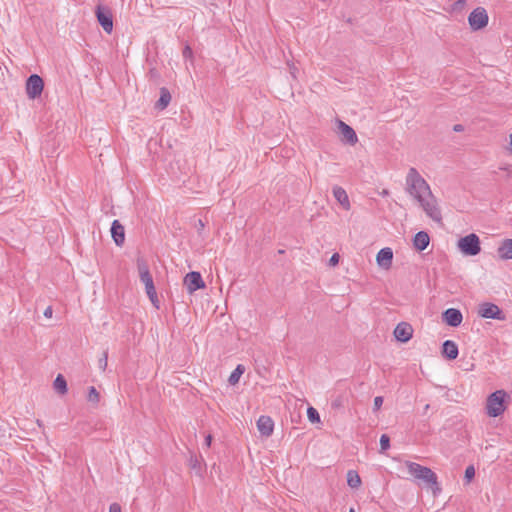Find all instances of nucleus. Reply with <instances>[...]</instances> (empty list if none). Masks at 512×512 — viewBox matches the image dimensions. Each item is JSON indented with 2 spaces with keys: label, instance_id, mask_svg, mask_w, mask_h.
I'll use <instances>...</instances> for the list:
<instances>
[{
  "label": "nucleus",
  "instance_id": "38",
  "mask_svg": "<svg viewBox=\"0 0 512 512\" xmlns=\"http://www.w3.org/2000/svg\"><path fill=\"white\" fill-rule=\"evenodd\" d=\"M453 129L456 132H461L463 131V126L461 124H456Z\"/></svg>",
  "mask_w": 512,
  "mask_h": 512
},
{
  "label": "nucleus",
  "instance_id": "35",
  "mask_svg": "<svg viewBox=\"0 0 512 512\" xmlns=\"http://www.w3.org/2000/svg\"><path fill=\"white\" fill-rule=\"evenodd\" d=\"M466 2L464 0H457L455 3H454V9L455 10H459V9H462L464 6H465Z\"/></svg>",
  "mask_w": 512,
  "mask_h": 512
},
{
  "label": "nucleus",
  "instance_id": "20",
  "mask_svg": "<svg viewBox=\"0 0 512 512\" xmlns=\"http://www.w3.org/2000/svg\"><path fill=\"white\" fill-rule=\"evenodd\" d=\"M333 195H334L335 199L339 202V204L345 210L350 209L351 206H350L349 197L347 195V192L342 187L335 186L333 188Z\"/></svg>",
  "mask_w": 512,
  "mask_h": 512
},
{
  "label": "nucleus",
  "instance_id": "24",
  "mask_svg": "<svg viewBox=\"0 0 512 512\" xmlns=\"http://www.w3.org/2000/svg\"><path fill=\"white\" fill-rule=\"evenodd\" d=\"M245 372V367L241 364L237 365V367L230 374L228 382L231 385H235L239 382L241 375Z\"/></svg>",
  "mask_w": 512,
  "mask_h": 512
},
{
  "label": "nucleus",
  "instance_id": "15",
  "mask_svg": "<svg viewBox=\"0 0 512 512\" xmlns=\"http://www.w3.org/2000/svg\"><path fill=\"white\" fill-rule=\"evenodd\" d=\"M257 428L259 433L264 437H269L272 435L274 430V422L271 417L262 415L257 420Z\"/></svg>",
  "mask_w": 512,
  "mask_h": 512
},
{
  "label": "nucleus",
  "instance_id": "41",
  "mask_svg": "<svg viewBox=\"0 0 512 512\" xmlns=\"http://www.w3.org/2000/svg\"><path fill=\"white\" fill-rule=\"evenodd\" d=\"M294 70H295V68H293V69L291 70V74L293 75V77H295V72H294Z\"/></svg>",
  "mask_w": 512,
  "mask_h": 512
},
{
  "label": "nucleus",
  "instance_id": "25",
  "mask_svg": "<svg viewBox=\"0 0 512 512\" xmlns=\"http://www.w3.org/2000/svg\"><path fill=\"white\" fill-rule=\"evenodd\" d=\"M87 400L94 404H97L99 402L100 394L94 386L89 387Z\"/></svg>",
  "mask_w": 512,
  "mask_h": 512
},
{
  "label": "nucleus",
  "instance_id": "11",
  "mask_svg": "<svg viewBox=\"0 0 512 512\" xmlns=\"http://www.w3.org/2000/svg\"><path fill=\"white\" fill-rule=\"evenodd\" d=\"M184 284L189 293H193L198 289H202L205 287V283L202 279V276L199 272L192 271L186 274L184 278Z\"/></svg>",
  "mask_w": 512,
  "mask_h": 512
},
{
  "label": "nucleus",
  "instance_id": "43",
  "mask_svg": "<svg viewBox=\"0 0 512 512\" xmlns=\"http://www.w3.org/2000/svg\"><path fill=\"white\" fill-rule=\"evenodd\" d=\"M387 194H388V191L384 190L383 195H387Z\"/></svg>",
  "mask_w": 512,
  "mask_h": 512
},
{
  "label": "nucleus",
  "instance_id": "44",
  "mask_svg": "<svg viewBox=\"0 0 512 512\" xmlns=\"http://www.w3.org/2000/svg\"><path fill=\"white\" fill-rule=\"evenodd\" d=\"M428 409H429V404H427V405L425 406V410H428Z\"/></svg>",
  "mask_w": 512,
  "mask_h": 512
},
{
  "label": "nucleus",
  "instance_id": "30",
  "mask_svg": "<svg viewBox=\"0 0 512 512\" xmlns=\"http://www.w3.org/2000/svg\"><path fill=\"white\" fill-rule=\"evenodd\" d=\"M383 404V397L377 396L374 398V409L378 410Z\"/></svg>",
  "mask_w": 512,
  "mask_h": 512
},
{
  "label": "nucleus",
  "instance_id": "18",
  "mask_svg": "<svg viewBox=\"0 0 512 512\" xmlns=\"http://www.w3.org/2000/svg\"><path fill=\"white\" fill-rule=\"evenodd\" d=\"M442 354L449 360H454L459 354L457 344L452 340L444 341L442 345Z\"/></svg>",
  "mask_w": 512,
  "mask_h": 512
},
{
  "label": "nucleus",
  "instance_id": "9",
  "mask_svg": "<svg viewBox=\"0 0 512 512\" xmlns=\"http://www.w3.org/2000/svg\"><path fill=\"white\" fill-rule=\"evenodd\" d=\"M43 87L44 83L39 75L33 74L29 76L26 81V93L28 98L36 99L39 97L43 91Z\"/></svg>",
  "mask_w": 512,
  "mask_h": 512
},
{
  "label": "nucleus",
  "instance_id": "2",
  "mask_svg": "<svg viewBox=\"0 0 512 512\" xmlns=\"http://www.w3.org/2000/svg\"><path fill=\"white\" fill-rule=\"evenodd\" d=\"M405 465L411 476L417 480H422L432 488L434 495L440 493L441 488L438 484L437 475L430 468L411 461H406Z\"/></svg>",
  "mask_w": 512,
  "mask_h": 512
},
{
  "label": "nucleus",
  "instance_id": "1",
  "mask_svg": "<svg viewBox=\"0 0 512 512\" xmlns=\"http://www.w3.org/2000/svg\"><path fill=\"white\" fill-rule=\"evenodd\" d=\"M405 192L435 223H442V210L438 198L433 194L429 183L419 171L410 167L405 177Z\"/></svg>",
  "mask_w": 512,
  "mask_h": 512
},
{
  "label": "nucleus",
  "instance_id": "5",
  "mask_svg": "<svg viewBox=\"0 0 512 512\" xmlns=\"http://www.w3.org/2000/svg\"><path fill=\"white\" fill-rule=\"evenodd\" d=\"M138 271L141 282L145 285L146 293L150 300L154 302L157 299L156 290L153 283V278L149 272L147 264L142 261L138 260Z\"/></svg>",
  "mask_w": 512,
  "mask_h": 512
},
{
  "label": "nucleus",
  "instance_id": "42",
  "mask_svg": "<svg viewBox=\"0 0 512 512\" xmlns=\"http://www.w3.org/2000/svg\"><path fill=\"white\" fill-rule=\"evenodd\" d=\"M349 512H356L354 508H350Z\"/></svg>",
  "mask_w": 512,
  "mask_h": 512
},
{
  "label": "nucleus",
  "instance_id": "8",
  "mask_svg": "<svg viewBox=\"0 0 512 512\" xmlns=\"http://www.w3.org/2000/svg\"><path fill=\"white\" fill-rule=\"evenodd\" d=\"M95 13H96L97 20H98L99 24L101 25V27L103 28V30L106 33L110 34L113 30V18H112V13H111L110 9L105 6L98 5L96 7Z\"/></svg>",
  "mask_w": 512,
  "mask_h": 512
},
{
  "label": "nucleus",
  "instance_id": "12",
  "mask_svg": "<svg viewBox=\"0 0 512 512\" xmlns=\"http://www.w3.org/2000/svg\"><path fill=\"white\" fill-rule=\"evenodd\" d=\"M395 338L402 342H408L413 336V328L407 322H400L394 329Z\"/></svg>",
  "mask_w": 512,
  "mask_h": 512
},
{
  "label": "nucleus",
  "instance_id": "29",
  "mask_svg": "<svg viewBox=\"0 0 512 512\" xmlns=\"http://www.w3.org/2000/svg\"><path fill=\"white\" fill-rule=\"evenodd\" d=\"M475 476V468L470 465L465 469L464 478L467 482H470Z\"/></svg>",
  "mask_w": 512,
  "mask_h": 512
},
{
  "label": "nucleus",
  "instance_id": "26",
  "mask_svg": "<svg viewBox=\"0 0 512 512\" xmlns=\"http://www.w3.org/2000/svg\"><path fill=\"white\" fill-rule=\"evenodd\" d=\"M307 416L312 423L320 421V415L318 411L313 407H309L307 409Z\"/></svg>",
  "mask_w": 512,
  "mask_h": 512
},
{
  "label": "nucleus",
  "instance_id": "33",
  "mask_svg": "<svg viewBox=\"0 0 512 512\" xmlns=\"http://www.w3.org/2000/svg\"><path fill=\"white\" fill-rule=\"evenodd\" d=\"M183 57L188 59L192 57V49L187 45L183 50Z\"/></svg>",
  "mask_w": 512,
  "mask_h": 512
},
{
  "label": "nucleus",
  "instance_id": "21",
  "mask_svg": "<svg viewBox=\"0 0 512 512\" xmlns=\"http://www.w3.org/2000/svg\"><path fill=\"white\" fill-rule=\"evenodd\" d=\"M170 101H171V95H170L169 91L166 88H162L160 91V98L156 102L155 107L157 109L163 110L168 106Z\"/></svg>",
  "mask_w": 512,
  "mask_h": 512
},
{
  "label": "nucleus",
  "instance_id": "39",
  "mask_svg": "<svg viewBox=\"0 0 512 512\" xmlns=\"http://www.w3.org/2000/svg\"><path fill=\"white\" fill-rule=\"evenodd\" d=\"M204 228V223L202 220H198V230H201Z\"/></svg>",
  "mask_w": 512,
  "mask_h": 512
},
{
  "label": "nucleus",
  "instance_id": "14",
  "mask_svg": "<svg viewBox=\"0 0 512 512\" xmlns=\"http://www.w3.org/2000/svg\"><path fill=\"white\" fill-rule=\"evenodd\" d=\"M393 251L389 247L382 248L376 256V262L380 268L388 270L392 266Z\"/></svg>",
  "mask_w": 512,
  "mask_h": 512
},
{
  "label": "nucleus",
  "instance_id": "3",
  "mask_svg": "<svg viewBox=\"0 0 512 512\" xmlns=\"http://www.w3.org/2000/svg\"><path fill=\"white\" fill-rule=\"evenodd\" d=\"M507 393L504 390H497L490 394L486 402V413L490 417H498L505 411V398Z\"/></svg>",
  "mask_w": 512,
  "mask_h": 512
},
{
  "label": "nucleus",
  "instance_id": "6",
  "mask_svg": "<svg viewBox=\"0 0 512 512\" xmlns=\"http://www.w3.org/2000/svg\"><path fill=\"white\" fill-rule=\"evenodd\" d=\"M478 315L485 319L504 321L506 316L500 307L491 302H483L478 305Z\"/></svg>",
  "mask_w": 512,
  "mask_h": 512
},
{
  "label": "nucleus",
  "instance_id": "40",
  "mask_svg": "<svg viewBox=\"0 0 512 512\" xmlns=\"http://www.w3.org/2000/svg\"><path fill=\"white\" fill-rule=\"evenodd\" d=\"M510 151L512 153V133L510 134Z\"/></svg>",
  "mask_w": 512,
  "mask_h": 512
},
{
  "label": "nucleus",
  "instance_id": "10",
  "mask_svg": "<svg viewBox=\"0 0 512 512\" xmlns=\"http://www.w3.org/2000/svg\"><path fill=\"white\" fill-rule=\"evenodd\" d=\"M338 132L341 137V141L353 146L358 142V137L354 129L343 122L342 120L337 121Z\"/></svg>",
  "mask_w": 512,
  "mask_h": 512
},
{
  "label": "nucleus",
  "instance_id": "37",
  "mask_svg": "<svg viewBox=\"0 0 512 512\" xmlns=\"http://www.w3.org/2000/svg\"><path fill=\"white\" fill-rule=\"evenodd\" d=\"M211 442H212V436H211V435H207V436L205 437L204 445H205L207 448H209V447H210V445H211Z\"/></svg>",
  "mask_w": 512,
  "mask_h": 512
},
{
  "label": "nucleus",
  "instance_id": "36",
  "mask_svg": "<svg viewBox=\"0 0 512 512\" xmlns=\"http://www.w3.org/2000/svg\"><path fill=\"white\" fill-rule=\"evenodd\" d=\"M52 314H53V310H52V307L51 306H48L45 311H44V316L46 318H51L52 317Z\"/></svg>",
  "mask_w": 512,
  "mask_h": 512
},
{
  "label": "nucleus",
  "instance_id": "19",
  "mask_svg": "<svg viewBox=\"0 0 512 512\" xmlns=\"http://www.w3.org/2000/svg\"><path fill=\"white\" fill-rule=\"evenodd\" d=\"M430 243V237L427 232L420 231L416 233L413 239V245L418 251L425 250Z\"/></svg>",
  "mask_w": 512,
  "mask_h": 512
},
{
  "label": "nucleus",
  "instance_id": "16",
  "mask_svg": "<svg viewBox=\"0 0 512 512\" xmlns=\"http://www.w3.org/2000/svg\"><path fill=\"white\" fill-rule=\"evenodd\" d=\"M112 238L117 246H122L125 240L124 227L118 220H114L111 226Z\"/></svg>",
  "mask_w": 512,
  "mask_h": 512
},
{
  "label": "nucleus",
  "instance_id": "23",
  "mask_svg": "<svg viewBox=\"0 0 512 512\" xmlns=\"http://www.w3.org/2000/svg\"><path fill=\"white\" fill-rule=\"evenodd\" d=\"M347 484L351 488H358L361 485V478L354 470H349L347 473Z\"/></svg>",
  "mask_w": 512,
  "mask_h": 512
},
{
  "label": "nucleus",
  "instance_id": "34",
  "mask_svg": "<svg viewBox=\"0 0 512 512\" xmlns=\"http://www.w3.org/2000/svg\"><path fill=\"white\" fill-rule=\"evenodd\" d=\"M109 512H121V507L117 503H112L109 507Z\"/></svg>",
  "mask_w": 512,
  "mask_h": 512
},
{
  "label": "nucleus",
  "instance_id": "22",
  "mask_svg": "<svg viewBox=\"0 0 512 512\" xmlns=\"http://www.w3.org/2000/svg\"><path fill=\"white\" fill-rule=\"evenodd\" d=\"M54 389L61 395H64L67 393V382L63 375L58 374L53 382Z\"/></svg>",
  "mask_w": 512,
  "mask_h": 512
},
{
  "label": "nucleus",
  "instance_id": "31",
  "mask_svg": "<svg viewBox=\"0 0 512 512\" xmlns=\"http://www.w3.org/2000/svg\"><path fill=\"white\" fill-rule=\"evenodd\" d=\"M338 262H339V254L334 253V254L331 256V258L329 259V264H330L331 266H335V265H337V264H338Z\"/></svg>",
  "mask_w": 512,
  "mask_h": 512
},
{
  "label": "nucleus",
  "instance_id": "32",
  "mask_svg": "<svg viewBox=\"0 0 512 512\" xmlns=\"http://www.w3.org/2000/svg\"><path fill=\"white\" fill-rule=\"evenodd\" d=\"M190 465H191V467H192L193 469H197V468H199V465H200V464H199V461H198V459H197V457H196V456H191V457H190Z\"/></svg>",
  "mask_w": 512,
  "mask_h": 512
},
{
  "label": "nucleus",
  "instance_id": "17",
  "mask_svg": "<svg viewBox=\"0 0 512 512\" xmlns=\"http://www.w3.org/2000/svg\"><path fill=\"white\" fill-rule=\"evenodd\" d=\"M497 255L501 260H512V239H505L499 244Z\"/></svg>",
  "mask_w": 512,
  "mask_h": 512
},
{
  "label": "nucleus",
  "instance_id": "28",
  "mask_svg": "<svg viewBox=\"0 0 512 512\" xmlns=\"http://www.w3.org/2000/svg\"><path fill=\"white\" fill-rule=\"evenodd\" d=\"M380 447H381L382 451H385V450L389 449V447H390V438L388 437V435H386V434L381 435V437H380Z\"/></svg>",
  "mask_w": 512,
  "mask_h": 512
},
{
  "label": "nucleus",
  "instance_id": "4",
  "mask_svg": "<svg viewBox=\"0 0 512 512\" xmlns=\"http://www.w3.org/2000/svg\"><path fill=\"white\" fill-rule=\"evenodd\" d=\"M457 248L463 255L476 256L481 251L480 239L475 233L468 234L458 240Z\"/></svg>",
  "mask_w": 512,
  "mask_h": 512
},
{
  "label": "nucleus",
  "instance_id": "27",
  "mask_svg": "<svg viewBox=\"0 0 512 512\" xmlns=\"http://www.w3.org/2000/svg\"><path fill=\"white\" fill-rule=\"evenodd\" d=\"M108 364V352L104 351L102 357L98 360V367L101 371H105Z\"/></svg>",
  "mask_w": 512,
  "mask_h": 512
},
{
  "label": "nucleus",
  "instance_id": "13",
  "mask_svg": "<svg viewBox=\"0 0 512 512\" xmlns=\"http://www.w3.org/2000/svg\"><path fill=\"white\" fill-rule=\"evenodd\" d=\"M443 321L452 327H458L463 320V316L460 310L455 308H449L442 314Z\"/></svg>",
  "mask_w": 512,
  "mask_h": 512
},
{
  "label": "nucleus",
  "instance_id": "7",
  "mask_svg": "<svg viewBox=\"0 0 512 512\" xmlns=\"http://www.w3.org/2000/svg\"><path fill=\"white\" fill-rule=\"evenodd\" d=\"M488 14L483 7H477L468 16V22L472 30L483 29L488 24Z\"/></svg>",
  "mask_w": 512,
  "mask_h": 512
}]
</instances>
